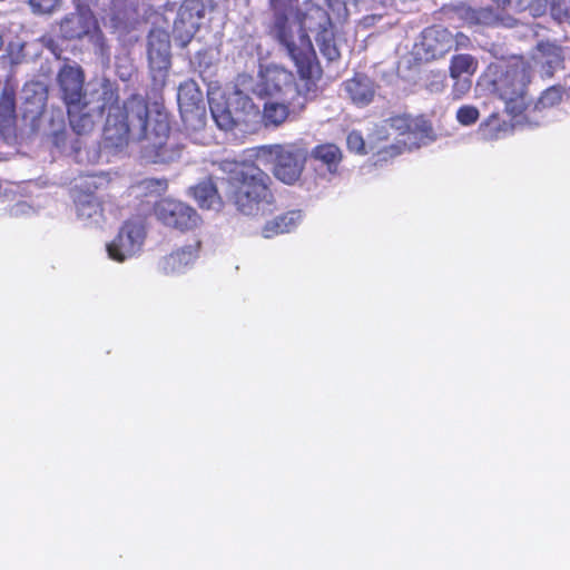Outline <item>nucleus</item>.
I'll list each match as a JSON object with an SVG mask.
<instances>
[{
    "mask_svg": "<svg viewBox=\"0 0 570 570\" xmlns=\"http://www.w3.org/2000/svg\"><path fill=\"white\" fill-rule=\"evenodd\" d=\"M100 99L99 109L107 112L102 131L106 148L122 149L135 139L145 141V156L153 163H171L179 158L183 147L170 136L166 114L158 111L150 124L147 100L132 95L120 107L118 90L110 83L102 86Z\"/></svg>",
    "mask_w": 570,
    "mask_h": 570,
    "instance_id": "1",
    "label": "nucleus"
},
{
    "mask_svg": "<svg viewBox=\"0 0 570 570\" xmlns=\"http://www.w3.org/2000/svg\"><path fill=\"white\" fill-rule=\"evenodd\" d=\"M293 60L303 86L296 82L295 75L281 66H269L259 75L253 92L258 98L288 99L289 105L306 107L308 100L315 96L316 81L322 77V68L313 49V57L305 63H301L289 51H286Z\"/></svg>",
    "mask_w": 570,
    "mask_h": 570,
    "instance_id": "2",
    "label": "nucleus"
},
{
    "mask_svg": "<svg viewBox=\"0 0 570 570\" xmlns=\"http://www.w3.org/2000/svg\"><path fill=\"white\" fill-rule=\"evenodd\" d=\"M226 198L236 212L257 216L275 205L269 175L254 163H236L226 178Z\"/></svg>",
    "mask_w": 570,
    "mask_h": 570,
    "instance_id": "3",
    "label": "nucleus"
},
{
    "mask_svg": "<svg viewBox=\"0 0 570 570\" xmlns=\"http://www.w3.org/2000/svg\"><path fill=\"white\" fill-rule=\"evenodd\" d=\"M531 75L532 67L524 57L501 58L487 68L492 94L504 102L505 110L512 116L527 109Z\"/></svg>",
    "mask_w": 570,
    "mask_h": 570,
    "instance_id": "4",
    "label": "nucleus"
},
{
    "mask_svg": "<svg viewBox=\"0 0 570 570\" xmlns=\"http://www.w3.org/2000/svg\"><path fill=\"white\" fill-rule=\"evenodd\" d=\"M57 83L73 131L82 135L91 130L94 121L87 111L89 101L85 90V72L81 67L63 65L57 75Z\"/></svg>",
    "mask_w": 570,
    "mask_h": 570,
    "instance_id": "5",
    "label": "nucleus"
},
{
    "mask_svg": "<svg viewBox=\"0 0 570 570\" xmlns=\"http://www.w3.org/2000/svg\"><path fill=\"white\" fill-rule=\"evenodd\" d=\"M298 0H268L269 9L273 11V22L269 35L301 63H307L313 57V43L309 36L303 29L297 36L294 35L289 16L294 4Z\"/></svg>",
    "mask_w": 570,
    "mask_h": 570,
    "instance_id": "6",
    "label": "nucleus"
},
{
    "mask_svg": "<svg viewBox=\"0 0 570 570\" xmlns=\"http://www.w3.org/2000/svg\"><path fill=\"white\" fill-rule=\"evenodd\" d=\"M257 156L269 158L273 175L287 185L299 179L306 161L304 150L292 144L261 146Z\"/></svg>",
    "mask_w": 570,
    "mask_h": 570,
    "instance_id": "7",
    "label": "nucleus"
},
{
    "mask_svg": "<svg viewBox=\"0 0 570 570\" xmlns=\"http://www.w3.org/2000/svg\"><path fill=\"white\" fill-rule=\"evenodd\" d=\"M304 28L316 32L315 40L321 53L330 61L340 59L341 52L335 43L333 23L328 12L321 6L313 4L303 14Z\"/></svg>",
    "mask_w": 570,
    "mask_h": 570,
    "instance_id": "8",
    "label": "nucleus"
},
{
    "mask_svg": "<svg viewBox=\"0 0 570 570\" xmlns=\"http://www.w3.org/2000/svg\"><path fill=\"white\" fill-rule=\"evenodd\" d=\"M154 213L161 224L181 233L195 230L202 224V217L195 208L171 198L158 200L154 206Z\"/></svg>",
    "mask_w": 570,
    "mask_h": 570,
    "instance_id": "9",
    "label": "nucleus"
},
{
    "mask_svg": "<svg viewBox=\"0 0 570 570\" xmlns=\"http://www.w3.org/2000/svg\"><path fill=\"white\" fill-rule=\"evenodd\" d=\"M453 40L449 29L436 24L428 27L414 45V55L423 61L443 58L453 49Z\"/></svg>",
    "mask_w": 570,
    "mask_h": 570,
    "instance_id": "10",
    "label": "nucleus"
},
{
    "mask_svg": "<svg viewBox=\"0 0 570 570\" xmlns=\"http://www.w3.org/2000/svg\"><path fill=\"white\" fill-rule=\"evenodd\" d=\"M146 237L145 225L138 220H127L121 226L116 238L108 244L110 258L124 262L138 253Z\"/></svg>",
    "mask_w": 570,
    "mask_h": 570,
    "instance_id": "11",
    "label": "nucleus"
},
{
    "mask_svg": "<svg viewBox=\"0 0 570 570\" xmlns=\"http://www.w3.org/2000/svg\"><path fill=\"white\" fill-rule=\"evenodd\" d=\"M205 11L206 7L203 0H184L180 4L173 32L181 47H186L191 41Z\"/></svg>",
    "mask_w": 570,
    "mask_h": 570,
    "instance_id": "12",
    "label": "nucleus"
},
{
    "mask_svg": "<svg viewBox=\"0 0 570 570\" xmlns=\"http://www.w3.org/2000/svg\"><path fill=\"white\" fill-rule=\"evenodd\" d=\"M386 122L399 136H406L417 144L434 139L432 124L424 116L400 114L390 117Z\"/></svg>",
    "mask_w": 570,
    "mask_h": 570,
    "instance_id": "13",
    "label": "nucleus"
},
{
    "mask_svg": "<svg viewBox=\"0 0 570 570\" xmlns=\"http://www.w3.org/2000/svg\"><path fill=\"white\" fill-rule=\"evenodd\" d=\"M148 60L154 70H167L170 66V39L164 30H151L148 35Z\"/></svg>",
    "mask_w": 570,
    "mask_h": 570,
    "instance_id": "14",
    "label": "nucleus"
},
{
    "mask_svg": "<svg viewBox=\"0 0 570 570\" xmlns=\"http://www.w3.org/2000/svg\"><path fill=\"white\" fill-rule=\"evenodd\" d=\"M532 59L540 65L547 77H552L557 70L564 68L563 48L551 41H539Z\"/></svg>",
    "mask_w": 570,
    "mask_h": 570,
    "instance_id": "15",
    "label": "nucleus"
},
{
    "mask_svg": "<svg viewBox=\"0 0 570 570\" xmlns=\"http://www.w3.org/2000/svg\"><path fill=\"white\" fill-rule=\"evenodd\" d=\"M19 135L14 115V92L4 87L0 96V136L9 144L17 142Z\"/></svg>",
    "mask_w": 570,
    "mask_h": 570,
    "instance_id": "16",
    "label": "nucleus"
},
{
    "mask_svg": "<svg viewBox=\"0 0 570 570\" xmlns=\"http://www.w3.org/2000/svg\"><path fill=\"white\" fill-rule=\"evenodd\" d=\"M343 87L351 101L360 107L368 105L375 95L371 78L360 72L345 80Z\"/></svg>",
    "mask_w": 570,
    "mask_h": 570,
    "instance_id": "17",
    "label": "nucleus"
},
{
    "mask_svg": "<svg viewBox=\"0 0 570 570\" xmlns=\"http://www.w3.org/2000/svg\"><path fill=\"white\" fill-rule=\"evenodd\" d=\"M303 218L301 210H289L267 220L262 227V235L265 238H273L278 235L291 233L301 224Z\"/></svg>",
    "mask_w": 570,
    "mask_h": 570,
    "instance_id": "18",
    "label": "nucleus"
},
{
    "mask_svg": "<svg viewBox=\"0 0 570 570\" xmlns=\"http://www.w3.org/2000/svg\"><path fill=\"white\" fill-rule=\"evenodd\" d=\"M304 108L289 105L288 99L269 100L263 107V121L266 126L278 127L291 114L301 112Z\"/></svg>",
    "mask_w": 570,
    "mask_h": 570,
    "instance_id": "19",
    "label": "nucleus"
},
{
    "mask_svg": "<svg viewBox=\"0 0 570 570\" xmlns=\"http://www.w3.org/2000/svg\"><path fill=\"white\" fill-rule=\"evenodd\" d=\"M200 245V240H196L194 245L180 247L165 256L160 263L163 272L165 274L175 273L191 263L197 257Z\"/></svg>",
    "mask_w": 570,
    "mask_h": 570,
    "instance_id": "20",
    "label": "nucleus"
},
{
    "mask_svg": "<svg viewBox=\"0 0 570 570\" xmlns=\"http://www.w3.org/2000/svg\"><path fill=\"white\" fill-rule=\"evenodd\" d=\"M311 156L314 160L324 165L331 174L338 173L340 164L343 160V153L341 148L333 142L316 145L312 149Z\"/></svg>",
    "mask_w": 570,
    "mask_h": 570,
    "instance_id": "21",
    "label": "nucleus"
},
{
    "mask_svg": "<svg viewBox=\"0 0 570 570\" xmlns=\"http://www.w3.org/2000/svg\"><path fill=\"white\" fill-rule=\"evenodd\" d=\"M193 196L200 208L219 210L222 197L212 179L203 180L193 187Z\"/></svg>",
    "mask_w": 570,
    "mask_h": 570,
    "instance_id": "22",
    "label": "nucleus"
},
{
    "mask_svg": "<svg viewBox=\"0 0 570 570\" xmlns=\"http://www.w3.org/2000/svg\"><path fill=\"white\" fill-rule=\"evenodd\" d=\"M89 31V21L80 14H71L60 22V35L66 40L80 39Z\"/></svg>",
    "mask_w": 570,
    "mask_h": 570,
    "instance_id": "23",
    "label": "nucleus"
},
{
    "mask_svg": "<svg viewBox=\"0 0 570 570\" xmlns=\"http://www.w3.org/2000/svg\"><path fill=\"white\" fill-rule=\"evenodd\" d=\"M478 59L469 53L454 55L450 60L449 72L451 78L473 76L478 70Z\"/></svg>",
    "mask_w": 570,
    "mask_h": 570,
    "instance_id": "24",
    "label": "nucleus"
},
{
    "mask_svg": "<svg viewBox=\"0 0 570 570\" xmlns=\"http://www.w3.org/2000/svg\"><path fill=\"white\" fill-rule=\"evenodd\" d=\"M75 205L80 218H92L101 215L102 207L98 198L92 194L81 193L76 196Z\"/></svg>",
    "mask_w": 570,
    "mask_h": 570,
    "instance_id": "25",
    "label": "nucleus"
},
{
    "mask_svg": "<svg viewBox=\"0 0 570 570\" xmlns=\"http://www.w3.org/2000/svg\"><path fill=\"white\" fill-rule=\"evenodd\" d=\"M566 88L561 85H554L541 94L538 99L537 106L539 108H551L559 105L562 101Z\"/></svg>",
    "mask_w": 570,
    "mask_h": 570,
    "instance_id": "26",
    "label": "nucleus"
},
{
    "mask_svg": "<svg viewBox=\"0 0 570 570\" xmlns=\"http://www.w3.org/2000/svg\"><path fill=\"white\" fill-rule=\"evenodd\" d=\"M210 111L218 128L227 131L236 127L237 124L232 116V112L227 108L220 106L219 104H210Z\"/></svg>",
    "mask_w": 570,
    "mask_h": 570,
    "instance_id": "27",
    "label": "nucleus"
},
{
    "mask_svg": "<svg viewBox=\"0 0 570 570\" xmlns=\"http://www.w3.org/2000/svg\"><path fill=\"white\" fill-rule=\"evenodd\" d=\"M200 100V92L193 85L180 86L178 92V101L180 108L183 106H195Z\"/></svg>",
    "mask_w": 570,
    "mask_h": 570,
    "instance_id": "28",
    "label": "nucleus"
},
{
    "mask_svg": "<svg viewBox=\"0 0 570 570\" xmlns=\"http://www.w3.org/2000/svg\"><path fill=\"white\" fill-rule=\"evenodd\" d=\"M479 110L476 107L471 105H464L456 111V119L463 126H471L479 119Z\"/></svg>",
    "mask_w": 570,
    "mask_h": 570,
    "instance_id": "29",
    "label": "nucleus"
},
{
    "mask_svg": "<svg viewBox=\"0 0 570 570\" xmlns=\"http://www.w3.org/2000/svg\"><path fill=\"white\" fill-rule=\"evenodd\" d=\"M498 121V115H491L484 124H481L480 129L487 138H497L501 130H505V124H494Z\"/></svg>",
    "mask_w": 570,
    "mask_h": 570,
    "instance_id": "30",
    "label": "nucleus"
},
{
    "mask_svg": "<svg viewBox=\"0 0 570 570\" xmlns=\"http://www.w3.org/2000/svg\"><path fill=\"white\" fill-rule=\"evenodd\" d=\"M551 14L560 22L570 20V0H552Z\"/></svg>",
    "mask_w": 570,
    "mask_h": 570,
    "instance_id": "31",
    "label": "nucleus"
},
{
    "mask_svg": "<svg viewBox=\"0 0 570 570\" xmlns=\"http://www.w3.org/2000/svg\"><path fill=\"white\" fill-rule=\"evenodd\" d=\"M346 145L350 151L364 155L366 154L365 141L362 134L357 130L351 131L346 137Z\"/></svg>",
    "mask_w": 570,
    "mask_h": 570,
    "instance_id": "32",
    "label": "nucleus"
},
{
    "mask_svg": "<svg viewBox=\"0 0 570 570\" xmlns=\"http://www.w3.org/2000/svg\"><path fill=\"white\" fill-rule=\"evenodd\" d=\"M454 79V83H453V87H452V96L454 99H461L463 96H465L471 87H472V81L469 77H460V78H453Z\"/></svg>",
    "mask_w": 570,
    "mask_h": 570,
    "instance_id": "33",
    "label": "nucleus"
},
{
    "mask_svg": "<svg viewBox=\"0 0 570 570\" xmlns=\"http://www.w3.org/2000/svg\"><path fill=\"white\" fill-rule=\"evenodd\" d=\"M140 184L145 189L158 194L166 191L168 187V181L165 178H146Z\"/></svg>",
    "mask_w": 570,
    "mask_h": 570,
    "instance_id": "34",
    "label": "nucleus"
},
{
    "mask_svg": "<svg viewBox=\"0 0 570 570\" xmlns=\"http://www.w3.org/2000/svg\"><path fill=\"white\" fill-rule=\"evenodd\" d=\"M401 154V148L396 145H390L384 147L377 153L376 161H386L390 158H394Z\"/></svg>",
    "mask_w": 570,
    "mask_h": 570,
    "instance_id": "35",
    "label": "nucleus"
},
{
    "mask_svg": "<svg viewBox=\"0 0 570 570\" xmlns=\"http://www.w3.org/2000/svg\"><path fill=\"white\" fill-rule=\"evenodd\" d=\"M39 40L50 50V52L57 59L61 58L62 49L55 39H52L51 37L42 36Z\"/></svg>",
    "mask_w": 570,
    "mask_h": 570,
    "instance_id": "36",
    "label": "nucleus"
},
{
    "mask_svg": "<svg viewBox=\"0 0 570 570\" xmlns=\"http://www.w3.org/2000/svg\"><path fill=\"white\" fill-rule=\"evenodd\" d=\"M32 212V206L26 202H18L16 203L11 209L10 215L14 217H20L23 215H29Z\"/></svg>",
    "mask_w": 570,
    "mask_h": 570,
    "instance_id": "37",
    "label": "nucleus"
},
{
    "mask_svg": "<svg viewBox=\"0 0 570 570\" xmlns=\"http://www.w3.org/2000/svg\"><path fill=\"white\" fill-rule=\"evenodd\" d=\"M452 39H454L453 48L455 49L469 48L471 46L470 38L463 32H456L455 35H452Z\"/></svg>",
    "mask_w": 570,
    "mask_h": 570,
    "instance_id": "38",
    "label": "nucleus"
},
{
    "mask_svg": "<svg viewBox=\"0 0 570 570\" xmlns=\"http://www.w3.org/2000/svg\"><path fill=\"white\" fill-rule=\"evenodd\" d=\"M22 95H23V99L26 100V102L28 105H33L31 99L35 97L36 95V82H28L26 83V86L23 87L22 89Z\"/></svg>",
    "mask_w": 570,
    "mask_h": 570,
    "instance_id": "39",
    "label": "nucleus"
},
{
    "mask_svg": "<svg viewBox=\"0 0 570 570\" xmlns=\"http://www.w3.org/2000/svg\"><path fill=\"white\" fill-rule=\"evenodd\" d=\"M58 3L59 0H38V12L48 11Z\"/></svg>",
    "mask_w": 570,
    "mask_h": 570,
    "instance_id": "40",
    "label": "nucleus"
},
{
    "mask_svg": "<svg viewBox=\"0 0 570 570\" xmlns=\"http://www.w3.org/2000/svg\"><path fill=\"white\" fill-rule=\"evenodd\" d=\"M23 120L29 125L30 130L32 131L36 125V115H33L32 110H26L23 114Z\"/></svg>",
    "mask_w": 570,
    "mask_h": 570,
    "instance_id": "41",
    "label": "nucleus"
},
{
    "mask_svg": "<svg viewBox=\"0 0 570 570\" xmlns=\"http://www.w3.org/2000/svg\"><path fill=\"white\" fill-rule=\"evenodd\" d=\"M498 6L500 4H505L507 2H509L510 0H493Z\"/></svg>",
    "mask_w": 570,
    "mask_h": 570,
    "instance_id": "42",
    "label": "nucleus"
},
{
    "mask_svg": "<svg viewBox=\"0 0 570 570\" xmlns=\"http://www.w3.org/2000/svg\"><path fill=\"white\" fill-rule=\"evenodd\" d=\"M29 3L35 7L36 6V2H33V0H29Z\"/></svg>",
    "mask_w": 570,
    "mask_h": 570,
    "instance_id": "43",
    "label": "nucleus"
}]
</instances>
